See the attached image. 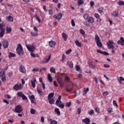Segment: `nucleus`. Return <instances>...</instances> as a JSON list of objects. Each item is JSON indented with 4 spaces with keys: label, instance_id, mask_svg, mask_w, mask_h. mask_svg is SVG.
<instances>
[{
    "label": "nucleus",
    "instance_id": "47",
    "mask_svg": "<svg viewBox=\"0 0 124 124\" xmlns=\"http://www.w3.org/2000/svg\"><path fill=\"white\" fill-rule=\"evenodd\" d=\"M66 107H70L71 106V102L67 103L65 105Z\"/></svg>",
    "mask_w": 124,
    "mask_h": 124
},
{
    "label": "nucleus",
    "instance_id": "26",
    "mask_svg": "<svg viewBox=\"0 0 124 124\" xmlns=\"http://www.w3.org/2000/svg\"><path fill=\"white\" fill-rule=\"evenodd\" d=\"M9 59H11V58H14V57H16V54L12 53V52H10L9 53V56H8Z\"/></svg>",
    "mask_w": 124,
    "mask_h": 124
},
{
    "label": "nucleus",
    "instance_id": "9",
    "mask_svg": "<svg viewBox=\"0 0 124 124\" xmlns=\"http://www.w3.org/2000/svg\"><path fill=\"white\" fill-rule=\"evenodd\" d=\"M50 60H51V55H49L47 58V57L44 58L42 61V63H48L50 62Z\"/></svg>",
    "mask_w": 124,
    "mask_h": 124
},
{
    "label": "nucleus",
    "instance_id": "50",
    "mask_svg": "<svg viewBox=\"0 0 124 124\" xmlns=\"http://www.w3.org/2000/svg\"><path fill=\"white\" fill-rule=\"evenodd\" d=\"M113 104L114 106H116V107H118V104H117V101H116V100L113 101Z\"/></svg>",
    "mask_w": 124,
    "mask_h": 124
},
{
    "label": "nucleus",
    "instance_id": "42",
    "mask_svg": "<svg viewBox=\"0 0 124 124\" xmlns=\"http://www.w3.org/2000/svg\"><path fill=\"white\" fill-rule=\"evenodd\" d=\"M30 112L32 115H34L35 114V110H34L33 108H31Z\"/></svg>",
    "mask_w": 124,
    "mask_h": 124
},
{
    "label": "nucleus",
    "instance_id": "25",
    "mask_svg": "<svg viewBox=\"0 0 124 124\" xmlns=\"http://www.w3.org/2000/svg\"><path fill=\"white\" fill-rule=\"evenodd\" d=\"M54 93H51L48 95L47 99L49 100V99L52 98V97H54Z\"/></svg>",
    "mask_w": 124,
    "mask_h": 124
},
{
    "label": "nucleus",
    "instance_id": "18",
    "mask_svg": "<svg viewBox=\"0 0 124 124\" xmlns=\"http://www.w3.org/2000/svg\"><path fill=\"white\" fill-rule=\"evenodd\" d=\"M49 45L51 48H53V47L56 45V42L50 41L49 42Z\"/></svg>",
    "mask_w": 124,
    "mask_h": 124
},
{
    "label": "nucleus",
    "instance_id": "34",
    "mask_svg": "<svg viewBox=\"0 0 124 124\" xmlns=\"http://www.w3.org/2000/svg\"><path fill=\"white\" fill-rule=\"evenodd\" d=\"M5 72L4 71H1L0 72V78H1V77H3V76H5Z\"/></svg>",
    "mask_w": 124,
    "mask_h": 124
},
{
    "label": "nucleus",
    "instance_id": "6",
    "mask_svg": "<svg viewBox=\"0 0 124 124\" xmlns=\"http://www.w3.org/2000/svg\"><path fill=\"white\" fill-rule=\"evenodd\" d=\"M57 81L60 84L61 88H62L64 86V82L61 77H58L57 78Z\"/></svg>",
    "mask_w": 124,
    "mask_h": 124
},
{
    "label": "nucleus",
    "instance_id": "44",
    "mask_svg": "<svg viewBox=\"0 0 124 124\" xmlns=\"http://www.w3.org/2000/svg\"><path fill=\"white\" fill-rule=\"evenodd\" d=\"M50 72H52V73H56V70L53 67H51L50 69Z\"/></svg>",
    "mask_w": 124,
    "mask_h": 124
},
{
    "label": "nucleus",
    "instance_id": "33",
    "mask_svg": "<svg viewBox=\"0 0 124 124\" xmlns=\"http://www.w3.org/2000/svg\"><path fill=\"white\" fill-rule=\"evenodd\" d=\"M49 121L50 122V124H58V122L56 120L49 119Z\"/></svg>",
    "mask_w": 124,
    "mask_h": 124
},
{
    "label": "nucleus",
    "instance_id": "3",
    "mask_svg": "<svg viewBox=\"0 0 124 124\" xmlns=\"http://www.w3.org/2000/svg\"><path fill=\"white\" fill-rule=\"evenodd\" d=\"M107 46L108 49H115V43L112 40H109L107 43Z\"/></svg>",
    "mask_w": 124,
    "mask_h": 124
},
{
    "label": "nucleus",
    "instance_id": "30",
    "mask_svg": "<svg viewBox=\"0 0 124 124\" xmlns=\"http://www.w3.org/2000/svg\"><path fill=\"white\" fill-rule=\"evenodd\" d=\"M55 112L58 115V116L61 115V111H60V109L58 108H55Z\"/></svg>",
    "mask_w": 124,
    "mask_h": 124
},
{
    "label": "nucleus",
    "instance_id": "16",
    "mask_svg": "<svg viewBox=\"0 0 124 124\" xmlns=\"http://www.w3.org/2000/svg\"><path fill=\"white\" fill-rule=\"evenodd\" d=\"M87 22L89 23V24H93L94 22V18L92 16H89L88 19H87Z\"/></svg>",
    "mask_w": 124,
    "mask_h": 124
},
{
    "label": "nucleus",
    "instance_id": "48",
    "mask_svg": "<svg viewBox=\"0 0 124 124\" xmlns=\"http://www.w3.org/2000/svg\"><path fill=\"white\" fill-rule=\"evenodd\" d=\"M71 90H73V88H69V87H67V88H66V91L68 93H70Z\"/></svg>",
    "mask_w": 124,
    "mask_h": 124
},
{
    "label": "nucleus",
    "instance_id": "61",
    "mask_svg": "<svg viewBox=\"0 0 124 124\" xmlns=\"http://www.w3.org/2000/svg\"><path fill=\"white\" fill-rule=\"evenodd\" d=\"M80 33H81V34H85V31H84V30L83 29H80Z\"/></svg>",
    "mask_w": 124,
    "mask_h": 124
},
{
    "label": "nucleus",
    "instance_id": "35",
    "mask_svg": "<svg viewBox=\"0 0 124 124\" xmlns=\"http://www.w3.org/2000/svg\"><path fill=\"white\" fill-rule=\"evenodd\" d=\"M83 18L85 20H88V18H90V16L88 14H86L84 15Z\"/></svg>",
    "mask_w": 124,
    "mask_h": 124
},
{
    "label": "nucleus",
    "instance_id": "39",
    "mask_svg": "<svg viewBox=\"0 0 124 124\" xmlns=\"http://www.w3.org/2000/svg\"><path fill=\"white\" fill-rule=\"evenodd\" d=\"M56 104L57 105V106H59V105H61L62 104V101L60 100H57L56 101Z\"/></svg>",
    "mask_w": 124,
    "mask_h": 124
},
{
    "label": "nucleus",
    "instance_id": "8",
    "mask_svg": "<svg viewBox=\"0 0 124 124\" xmlns=\"http://www.w3.org/2000/svg\"><path fill=\"white\" fill-rule=\"evenodd\" d=\"M17 95L19 96V97H22L23 100H25V99H28V98L25 94L23 93L22 92H18L17 93Z\"/></svg>",
    "mask_w": 124,
    "mask_h": 124
},
{
    "label": "nucleus",
    "instance_id": "28",
    "mask_svg": "<svg viewBox=\"0 0 124 124\" xmlns=\"http://www.w3.org/2000/svg\"><path fill=\"white\" fill-rule=\"evenodd\" d=\"M78 6H80V5H82V4H84V0H78Z\"/></svg>",
    "mask_w": 124,
    "mask_h": 124
},
{
    "label": "nucleus",
    "instance_id": "59",
    "mask_svg": "<svg viewBox=\"0 0 124 124\" xmlns=\"http://www.w3.org/2000/svg\"><path fill=\"white\" fill-rule=\"evenodd\" d=\"M37 71H39V69L38 68H34L32 70V72H37Z\"/></svg>",
    "mask_w": 124,
    "mask_h": 124
},
{
    "label": "nucleus",
    "instance_id": "29",
    "mask_svg": "<svg viewBox=\"0 0 124 124\" xmlns=\"http://www.w3.org/2000/svg\"><path fill=\"white\" fill-rule=\"evenodd\" d=\"M37 91L38 93L40 94V95H43V92L41 90V89H39L38 87L37 88Z\"/></svg>",
    "mask_w": 124,
    "mask_h": 124
},
{
    "label": "nucleus",
    "instance_id": "31",
    "mask_svg": "<svg viewBox=\"0 0 124 124\" xmlns=\"http://www.w3.org/2000/svg\"><path fill=\"white\" fill-rule=\"evenodd\" d=\"M94 17H95V18H96V19H98V20H100V21H101V19H100V16H99L98 14H94Z\"/></svg>",
    "mask_w": 124,
    "mask_h": 124
},
{
    "label": "nucleus",
    "instance_id": "40",
    "mask_svg": "<svg viewBox=\"0 0 124 124\" xmlns=\"http://www.w3.org/2000/svg\"><path fill=\"white\" fill-rule=\"evenodd\" d=\"M0 79L2 81V82H6V77L5 76V75L0 78Z\"/></svg>",
    "mask_w": 124,
    "mask_h": 124
},
{
    "label": "nucleus",
    "instance_id": "20",
    "mask_svg": "<svg viewBox=\"0 0 124 124\" xmlns=\"http://www.w3.org/2000/svg\"><path fill=\"white\" fill-rule=\"evenodd\" d=\"M62 37L63 38L64 41H66V40H67V37H68V36H67V34H66V33L63 32L62 33Z\"/></svg>",
    "mask_w": 124,
    "mask_h": 124
},
{
    "label": "nucleus",
    "instance_id": "15",
    "mask_svg": "<svg viewBox=\"0 0 124 124\" xmlns=\"http://www.w3.org/2000/svg\"><path fill=\"white\" fill-rule=\"evenodd\" d=\"M35 82H36V78H33L32 80H31V84L32 88H35Z\"/></svg>",
    "mask_w": 124,
    "mask_h": 124
},
{
    "label": "nucleus",
    "instance_id": "36",
    "mask_svg": "<svg viewBox=\"0 0 124 124\" xmlns=\"http://www.w3.org/2000/svg\"><path fill=\"white\" fill-rule=\"evenodd\" d=\"M12 31V29H11V27H6V31L8 32V33H10L11 31Z\"/></svg>",
    "mask_w": 124,
    "mask_h": 124
},
{
    "label": "nucleus",
    "instance_id": "37",
    "mask_svg": "<svg viewBox=\"0 0 124 124\" xmlns=\"http://www.w3.org/2000/svg\"><path fill=\"white\" fill-rule=\"evenodd\" d=\"M31 36H37L38 35V33L31 32Z\"/></svg>",
    "mask_w": 124,
    "mask_h": 124
},
{
    "label": "nucleus",
    "instance_id": "51",
    "mask_svg": "<svg viewBox=\"0 0 124 124\" xmlns=\"http://www.w3.org/2000/svg\"><path fill=\"white\" fill-rule=\"evenodd\" d=\"M68 65L70 68H72V67H73V63L72 62H69Z\"/></svg>",
    "mask_w": 124,
    "mask_h": 124
},
{
    "label": "nucleus",
    "instance_id": "21",
    "mask_svg": "<svg viewBox=\"0 0 124 124\" xmlns=\"http://www.w3.org/2000/svg\"><path fill=\"white\" fill-rule=\"evenodd\" d=\"M75 44L78 46V47H81L82 46V43L79 42L78 40H76L75 41Z\"/></svg>",
    "mask_w": 124,
    "mask_h": 124
},
{
    "label": "nucleus",
    "instance_id": "52",
    "mask_svg": "<svg viewBox=\"0 0 124 124\" xmlns=\"http://www.w3.org/2000/svg\"><path fill=\"white\" fill-rule=\"evenodd\" d=\"M71 25L72 27H75V22L74 21V20L72 19L71 20Z\"/></svg>",
    "mask_w": 124,
    "mask_h": 124
},
{
    "label": "nucleus",
    "instance_id": "45",
    "mask_svg": "<svg viewBox=\"0 0 124 124\" xmlns=\"http://www.w3.org/2000/svg\"><path fill=\"white\" fill-rule=\"evenodd\" d=\"M5 97H6V98H8V99H10V98H11V95H10L9 94H7L5 95Z\"/></svg>",
    "mask_w": 124,
    "mask_h": 124
},
{
    "label": "nucleus",
    "instance_id": "43",
    "mask_svg": "<svg viewBox=\"0 0 124 124\" xmlns=\"http://www.w3.org/2000/svg\"><path fill=\"white\" fill-rule=\"evenodd\" d=\"M122 81H124V78L123 77H120V80H119V84H122Z\"/></svg>",
    "mask_w": 124,
    "mask_h": 124
},
{
    "label": "nucleus",
    "instance_id": "4",
    "mask_svg": "<svg viewBox=\"0 0 124 124\" xmlns=\"http://www.w3.org/2000/svg\"><path fill=\"white\" fill-rule=\"evenodd\" d=\"M24 109L23 108V107H22V106L21 105H17L16 106L15 108V110H14L15 113H22L23 112V110Z\"/></svg>",
    "mask_w": 124,
    "mask_h": 124
},
{
    "label": "nucleus",
    "instance_id": "54",
    "mask_svg": "<svg viewBox=\"0 0 124 124\" xmlns=\"http://www.w3.org/2000/svg\"><path fill=\"white\" fill-rule=\"evenodd\" d=\"M102 55H104L105 56H108L109 53L106 51H103Z\"/></svg>",
    "mask_w": 124,
    "mask_h": 124
},
{
    "label": "nucleus",
    "instance_id": "2",
    "mask_svg": "<svg viewBox=\"0 0 124 124\" xmlns=\"http://www.w3.org/2000/svg\"><path fill=\"white\" fill-rule=\"evenodd\" d=\"M94 39L97 46H98V47H102V43L100 42L101 41L100 37H99V36H98L97 34L95 35Z\"/></svg>",
    "mask_w": 124,
    "mask_h": 124
},
{
    "label": "nucleus",
    "instance_id": "58",
    "mask_svg": "<svg viewBox=\"0 0 124 124\" xmlns=\"http://www.w3.org/2000/svg\"><path fill=\"white\" fill-rule=\"evenodd\" d=\"M119 5H124V1H119Z\"/></svg>",
    "mask_w": 124,
    "mask_h": 124
},
{
    "label": "nucleus",
    "instance_id": "56",
    "mask_svg": "<svg viewBox=\"0 0 124 124\" xmlns=\"http://www.w3.org/2000/svg\"><path fill=\"white\" fill-rule=\"evenodd\" d=\"M29 98L30 100L35 99V97L33 95H31V96H30Z\"/></svg>",
    "mask_w": 124,
    "mask_h": 124
},
{
    "label": "nucleus",
    "instance_id": "27",
    "mask_svg": "<svg viewBox=\"0 0 124 124\" xmlns=\"http://www.w3.org/2000/svg\"><path fill=\"white\" fill-rule=\"evenodd\" d=\"M89 66L91 68H92V69H94V68H95V66L93 64V62H89Z\"/></svg>",
    "mask_w": 124,
    "mask_h": 124
},
{
    "label": "nucleus",
    "instance_id": "53",
    "mask_svg": "<svg viewBox=\"0 0 124 124\" xmlns=\"http://www.w3.org/2000/svg\"><path fill=\"white\" fill-rule=\"evenodd\" d=\"M71 52H72V49H69L68 50L66 51V54H67V55H68L71 53Z\"/></svg>",
    "mask_w": 124,
    "mask_h": 124
},
{
    "label": "nucleus",
    "instance_id": "19",
    "mask_svg": "<svg viewBox=\"0 0 124 124\" xmlns=\"http://www.w3.org/2000/svg\"><path fill=\"white\" fill-rule=\"evenodd\" d=\"M104 10V8L102 7H100L97 9V11L100 13V14H104V13L103 12V10Z\"/></svg>",
    "mask_w": 124,
    "mask_h": 124
},
{
    "label": "nucleus",
    "instance_id": "41",
    "mask_svg": "<svg viewBox=\"0 0 124 124\" xmlns=\"http://www.w3.org/2000/svg\"><path fill=\"white\" fill-rule=\"evenodd\" d=\"M48 100V102L50 104H54V102H55L54 101V98L49 99Z\"/></svg>",
    "mask_w": 124,
    "mask_h": 124
},
{
    "label": "nucleus",
    "instance_id": "22",
    "mask_svg": "<svg viewBox=\"0 0 124 124\" xmlns=\"http://www.w3.org/2000/svg\"><path fill=\"white\" fill-rule=\"evenodd\" d=\"M112 15L113 17H119V12L117 11H115L112 13Z\"/></svg>",
    "mask_w": 124,
    "mask_h": 124
},
{
    "label": "nucleus",
    "instance_id": "13",
    "mask_svg": "<svg viewBox=\"0 0 124 124\" xmlns=\"http://www.w3.org/2000/svg\"><path fill=\"white\" fill-rule=\"evenodd\" d=\"M19 70L22 73H26V68H25V66L23 65H20Z\"/></svg>",
    "mask_w": 124,
    "mask_h": 124
},
{
    "label": "nucleus",
    "instance_id": "12",
    "mask_svg": "<svg viewBox=\"0 0 124 124\" xmlns=\"http://www.w3.org/2000/svg\"><path fill=\"white\" fill-rule=\"evenodd\" d=\"M53 18H54V19H57V20H58V21H60V20L62 18V14L59 13L57 16L54 15Z\"/></svg>",
    "mask_w": 124,
    "mask_h": 124
},
{
    "label": "nucleus",
    "instance_id": "32",
    "mask_svg": "<svg viewBox=\"0 0 124 124\" xmlns=\"http://www.w3.org/2000/svg\"><path fill=\"white\" fill-rule=\"evenodd\" d=\"M87 92H89V87H87L86 89L84 88L83 95H85V94H86Z\"/></svg>",
    "mask_w": 124,
    "mask_h": 124
},
{
    "label": "nucleus",
    "instance_id": "10",
    "mask_svg": "<svg viewBox=\"0 0 124 124\" xmlns=\"http://www.w3.org/2000/svg\"><path fill=\"white\" fill-rule=\"evenodd\" d=\"M118 45H121V46H124V38L123 37H121L120 40L117 42Z\"/></svg>",
    "mask_w": 124,
    "mask_h": 124
},
{
    "label": "nucleus",
    "instance_id": "49",
    "mask_svg": "<svg viewBox=\"0 0 124 124\" xmlns=\"http://www.w3.org/2000/svg\"><path fill=\"white\" fill-rule=\"evenodd\" d=\"M58 106L60 107V108H61V109H63L64 108V105L63 104H61Z\"/></svg>",
    "mask_w": 124,
    "mask_h": 124
},
{
    "label": "nucleus",
    "instance_id": "62",
    "mask_svg": "<svg viewBox=\"0 0 124 124\" xmlns=\"http://www.w3.org/2000/svg\"><path fill=\"white\" fill-rule=\"evenodd\" d=\"M76 69L77 71H79V70H80V66H79V65H77Z\"/></svg>",
    "mask_w": 124,
    "mask_h": 124
},
{
    "label": "nucleus",
    "instance_id": "11",
    "mask_svg": "<svg viewBox=\"0 0 124 124\" xmlns=\"http://www.w3.org/2000/svg\"><path fill=\"white\" fill-rule=\"evenodd\" d=\"M0 29L1 30V31L0 32V37H3V35H4V31H5L4 27H1V25H0Z\"/></svg>",
    "mask_w": 124,
    "mask_h": 124
},
{
    "label": "nucleus",
    "instance_id": "7",
    "mask_svg": "<svg viewBox=\"0 0 124 124\" xmlns=\"http://www.w3.org/2000/svg\"><path fill=\"white\" fill-rule=\"evenodd\" d=\"M23 88V85H22V84H16L13 87V89L14 91H19L20 90H22Z\"/></svg>",
    "mask_w": 124,
    "mask_h": 124
},
{
    "label": "nucleus",
    "instance_id": "14",
    "mask_svg": "<svg viewBox=\"0 0 124 124\" xmlns=\"http://www.w3.org/2000/svg\"><path fill=\"white\" fill-rule=\"evenodd\" d=\"M2 45L4 48H5V49H6V48H8V46H9V43H8V41L6 40H4L2 42Z\"/></svg>",
    "mask_w": 124,
    "mask_h": 124
},
{
    "label": "nucleus",
    "instance_id": "46",
    "mask_svg": "<svg viewBox=\"0 0 124 124\" xmlns=\"http://www.w3.org/2000/svg\"><path fill=\"white\" fill-rule=\"evenodd\" d=\"M36 20L38 21L39 23H40V22H41V20H40V19L39 18V17H38V16H35Z\"/></svg>",
    "mask_w": 124,
    "mask_h": 124
},
{
    "label": "nucleus",
    "instance_id": "17",
    "mask_svg": "<svg viewBox=\"0 0 124 124\" xmlns=\"http://www.w3.org/2000/svg\"><path fill=\"white\" fill-rule=\"evenodd\" d=\"M83 123H84L85 124H90V123H91V121L90 120V119L86 118L83 120H82Z\"/></svg>",
    "mask_w": 124,
    "mask_h": 124
},
{
    "label": "nucleus",
    "instance_id": "55",
    "mask_svg": "<svg viewBox=\"0 0 124 124\" xmlns=\"http://www.w3.org/2000/svg\"><path fill=\"white\" fill-rule=\"evenodd\" d=\"M88 114L89 115H93L94 114V111L93 110H91L89 112Z\"/></svg>",
    "mask_w": 124,
    "mask_h": 124
},
{
    "label": "nucleus",
    "instance_id": "5",
    "mask_svg": "<svg viewBox=\"0 0 124 124\" xmlns=\"http://www.w3.org/2000/svg\"><path fill=\"white\" fill-rule=\"evenodd\" d=\"M26 48H27L28 50L31 52H34V50H35V46L33 45H31V44L26 45Z\"/></svg>",
    "mask_w": 124,
    "mask_h": 124
},
{
    "label": "nucleus",
    "instance_id": "1",
    "mask_svg": "<svg viewBox=\"0 0 124 124\" xmlns=\"http://www.w3.org/2000/svg\"><path fill=\"white\" fill-rule=\"evenodd\" d=\"M16 51L19 56H23L24 55V49L21 44H18Z\"/></svg>",
    "mask_w": 124,
    "mask_h": 124
},
{
    "label": "nucleus",
    "instance_id": "57",
    "mask_svg": "<svg viewBox=\"0 0 124 124\" xmlns=\"http://www.w3.org/2000/svg\"><path fill=\"white\" fill-rule=\"evenodd\" d=\"M104 67H105V68H109V67H110V65H108L107 64H104Z\"/></svg>",
    "mask_w": 124,
    "mask_h": 124
},
{
    "label": "nucleus",
    "instance_id": "38",
    "mask_svg": "<svg viewBox=\"0 0 124 124\" xmlns=\"http://www.w3.org/2000/svg\"><path fill=\"white\" fill-rule=\"evenodd\" d=\"M65 81H66V82H69L70 81V78L67 75H65L64 77Z\"/></svg>",
    "mask_w": 124,
    "mask_h": 124
},
{
    "label": "nucleus",
    "instance_id": "60",
    "mask_svg": "<svg viewBox=\"0 0 124 124\" xmlns=\"http://www.w3.org/2000/svg\"><path fill=\"white\" fill-rule=\"evenodd\" d=\"M48 13L50 15H53V10L49 9L48 11Z\"/></svg>",
    "mask_w": 124,
    "mask_h": 124
},
{
    "label": "nucleus",
    "instance_id": "23",
    "mask_svg": "<svg viewBox=\"0 0 124 124\" xmlns=\"http://www.w3.org/2000/svg\"><path fill=\"white\" fill-rule=\"evenodd\" d=\"M47 78H48V81H49L50 83H52V82H53V78H52V77L51 76V74H48V75H47Z\"/></svg>",
    "mask_w": 124,
    "mask_h": 124
},
{
    "label": "nucleus",
    "instance_id": "63",
    "mask_svg": "<svg viewBox=\"0 0 124 124\" xmlns=\"http://www.w3.org/2000/svg\"><path fill=\"white\" fill-rule=\"evenodd\" d=\"M94 110L96 113H99V108H95Z\"/></svg>",
    "mask_w": 124,
    "mask_h": 124
},
{
    "label": "nucleus",
    "instance_id": "24",
    "mask_svg": "<svg viewBox=\"0 0 124 124\" xmlns=\"http://www.w3.org/2000/svg\"><path fill=\"white\" fill-rule=\"evenodd\" d=\"M6 20L9 22H13V17H12V16H9L6 18Z\"/></svg>",
    "mask_w": 124,
    "mask_h": 124
},
{
    "label": "nucleus",
    "instance_id": "64",
    "mask_svg": "<svg viewBox=\"0 0 124 124\" xmlns=\"http://www.w3.org/2000/svg\"><path fill=\"white\" fill-rule=\"evenodd\" d=\"M53 84H54L55 87H58V83H57V81H54Z\"/></svg>",
    "mask_w": 124,
    "mask_h": 124
}]
</instances>
